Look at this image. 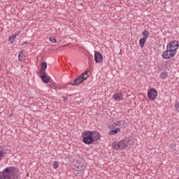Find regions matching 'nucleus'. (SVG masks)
Listing matches in <instances>:
<instances>
[{"instance_id":"6e6552de","label":"nucleus","mask_w":179,"mask_h":179,"mask_svg":"<svg viewBox=\"0 0 179 179\" xmlns=\"http://www.w3.org/2000/svg\"><path fill=\"white\" fill-rule=\"evenodd\" d=\"M39 75H40V78L42 80V82H43V83H48V82H50V78H48V76H47V73H45V71H43V70H40L39 71Z\"/></svg>"},{"instance_id":"bb28decb","label":"nucleus","mask_w":179,"mask_h":179,"mask_svg":"<svg viewBox=\"0 0 179 179\" xmlns=\"http://www.w3.org/2000/svg\"><path fill=\"white\" fill-rule=\"evenodd\" d=\"M63 101H68V98L66 96H62Z\"/></svg>"},{"instance_id":"39448f33","label":"nucleus","mask_w":179,"mask_h":179,"mask_svg":"<svg viewBox=\"0 0 179 179\" xmlns=\"http://www.w3.org/2000/svg\"><path fill=\"white\" fill-rule=\"evenodd\" d=\"M101 138V136L98 135H85L83 138V142L85 145H92L94 142V141H98V139H100Z\"/></svg>"},{"instance_id":"7ed1b4c3","label":"nucleus","mask_w":179,"mask_h":179,"mask_svg":"<svg viewBox=\"0 0 179 179\" xmlns=\"http://www.w3.org/2000/svg\"><path fill=\"white\" fill-rule=\"evenodd\" d=\"M86 170V161L82 157H79L74 160L73 171L76 177H82L85 174Z\"/></svg>"},{"instance_id":"dca6fc26","label":"nucleus","mask_w":179,"mask_h":179,"mask_svg":"<svg viewBox=\"0 0 179 179\" xmlns=\"http://www.w3.org/2000/svg\"><path fill=\"white\" fill-rule=\"evenodd\" d=\"M146 40L147 39H145V38H142L139 40V45H140L141 48H143V47H145Z\"/></svg>"},{"instance_id":"a878e982","label":"nucleus","mask_w":179,"mask_h":179,"mask_svg":"<svg viewBox=\"0 0 179 179\" xmlns=\"http://www.w3.org/2000/svg\"><path fill=\"white\" fill-rule=\"evenodd\" d=\"M19 34H20V31H17L15 34H13V36H14L15 38H16V37H17Z\"/></svg>"},{"instance_id":"9d476101","label":"nucleus","mask_w":179,"mask_h":179,"mask_svg":"<svg viewBox=\"0 0 179 179\" xmlns=\"http://www.w3.org/2000/svg\"><path fill=\"white\" fill-rule=\"evenodd\" d=\"M94 61L96 64H99L100 62H103V55L101 53L99 52H95L94 53Z\"/></svg>"},{"instance_id":"f3484780","label":"nucleus","mask_w":179,"mask_h":179,"mask_svg":"<svg viewBox=\"0 0 179 179\" xmlns=\"http://www.w3.org/2000/svg\"><path fill=\"white\" fill-rule=\"evenodd\" d=\"M16 40V38L15 37V36L10 35L8 38V41L10 44H13V43H15V41Z\"/></svg>"},{"instance_id":"f03ea898","label":"nucleus","mask_w":179,"mask_h":179,"mask_svg":"<svg viewBox=\"0 0 179 179\" xmlns=\"http://www.w3.org/2000/svg\"><path fill=\"white\" fill-rule=\"evenodd\" d=\"M20 171L16 166H8L0 173V179H19Z\"/></svg>"},{"instance_id":"423d86ee","label":"nucleus","mask_w":179,"mask_h":179,"mask_svg":"<svg viewBox=\"0 0 179 179\" xmlns=\"http://www.w3.org/2000/svg\"><path fill=\"white\" fill-rule=\"evenodd\" d=\"M87 78H89V74L87 72H85L74 80V83H70V85H71V86H78L80 85V83H83L85 80H87Z\"/></svg>"},{"instance_id":"b1692460","label":"nucleus","mask_w":179,"mask_h":179,"mask_svg":"<svg viewBox=\"0 0 179 179\" xmlns=\"http://www.w3.org/2000/svg\"><path fill=\"white\" fill-rule=\"evenodd\" d=\"M49 40L51 43H57V38L54 36H51Z\"/></svg>"},{"instance_id":"0eeeda50","label":"nucleus","mask_w":179,"mask_h":179,"mask_svg":"<svg viewBox=\"0 0 179 179\" xmlns=\"http://www.w3.org/2000/svg\"><path fill=\"white\" fill-rule=\"evenodd\" d=\"M148 97L149 100H156L157 99V90L155 88H151L148 91Z\"/></svg>"},{"instance_id":"cd10ccee","label":"nucleus","mask_w":179,"mask_h":179,"mask_svg":"<svg viewBox=\"0 0 179 179\" xmlns=\"http://www.w3.org/2000/svg\"><path fill=\"white\" fill-rule=\"evenodd\" d=\"M25 44H29V43L27 41H24L23 42V43L22 44V45H24Z\"/></svg>"},{"instance_id":"aec40b11","label":"nucleus","mask_w":179,"mask_h":179,"mask_svg":"<svg viewBox=\"0 0 179 179\" xmlns=\"http://www.w3.org/2000/svg\"><path fill=\"white\" fill-rule=\"evenodd\" d=\"M5 152L3 151V150L0 149V162L2 160V159H3V157H5Z\"/></svg>"},{"instance_id":"a211bd4d","label":"nucleus","mask_w":179,"mask_h":179,"mask_svg":"<svg viewBox=\"0 0 179 179\" xmlns=\"http://www.w3.org/2000/svg\"><path fill=\"white\" fill-rule=\"evenodd\" d=\"M143 38H145V40H148V37H149V32L148 31H143L142 32Z\"/></svg>"},{"instance_id":"5701e85b","label":"nucleus","mask_w":179,"mask_h":179,"mask_svg":"<svg viewBox=\"0 0 179 179\" xmlns=\"http://www.w3.org/2000/svg\"><path fill=\"white\" fill-rule=\"evenodd\" d=\"M170 148L172 150H177L176 148H177V145L176 143H173L170 145Z\"/></svg>"},{"instance_id":"f257e3e1","label":"nucleus","mask_w":179,"mask_h":179,"mask_svg":"<svg viewBox=\"0 0 179 179\" xmlns=\"http://www.w3.org/2000/svg\"><path fill=\"white\" fill-rule=\"evenodd\" d=\"M179 43L176 40L171 41L166 45V50L162 52V58L164 59H170L176 57L177 54V50H178Z\"/></svg>"},{"instance_id":"1a4fd4ad","label":"nucleus","mask_w":179,"mask_h":179,"mask_svg":"<svg viewBox=\"0 0 179 179\" xmlns=\"http://www.w3.org/2000/svg\"><path fill=\"white\" fill-rule=\"evenodd\" d=\"M115 127H117V125H115V123L109 127L110 129V131H109V135H115V134H118V132L121 131V129H120V127L115 128Z\"/></svg>"},{"instance_id":"ddd939ff","label":"nucleus","mask_w":179,"mask_h":179,"mask_svg":"<svg viewBox=\"0 0 179 179\" xmlns=\"http://www.w3.org/2000/svg\"><path fill=\"white\" fill-rule=\"evenodd\" d=\"M82 135H100V133L96 131H84L83 132Z\"/></svg>"},{"instance_id":"2eb2a0df","label":"nucleus","mask_w":179,"mask_h":179,"mask_svg":"<svg viewBox=\"0 0 179 179\" xmlns=\"http://www.w3.org/2000/svg\"><path fill=\"white\" fill-rule=\"evenodd\" d=\"M24 50H22L20 52L18 55V59L20 61V62H24Z\"/></svg>"},{"instance_id":"4be33fe9","label":"nucleus","mask_w":179,"mask_h":179,"mask_svg":"<svg viewBox=\"0 0 179 179\" xmlns=\"http://www.w3.org/2000/svg\"><path fill=\"white\" fill-rule=\"evenodd\" d=\"M175 108L176 110V111H178V113H179V101H176L175 103Z\"/></svg>"},{"instance_id":"20e7f679","label":"nucleus","mask_w":179,"mask_h":179,"mask_svg":"<svg viewBox=\"0 0 179 179\" xmlns=\"http://www.w3.org/2000/svg\"><path fill=\"white\" fill-rule=\"evenodd\" d=\"M134 144V140L131 138H124L120 140L119 142L113 141L112 143V148L114 150H125L127 148H131Z\"/></svg>"},{"instance_id":"f8f14e48","label":"nucleus","mask_w":179,"mask_h":179,"mask_svg":"<svg viewBox=\"0 0 179 179\" xmlns=\"http://www.w3.org/2000/svg\"><path fill=\"white\" fill-rule=\"evenodd\" d=\"M124 95H122V93H115L113 95V99L114 100H115L116 101H120V100H122V97Z\"/></svg>"},{"instance_id":"9b49d317","label":"nucleus","mask_w":179,"mask_h":179,"mask_svg":"<svg viewBox=\"0 0 179 179\" xmlns=\"http://www.w3.org/2000/svg\"><path fill=\"white\" fill-rule=\"evenodd\" d=\"M115 124L117 127H120V128H127L128 123H127V121L125 120H120L117 121V123H115Z\"/></svg>"},{"instance_id":"412c9836","label":"nucleus","mask_w":179,"mask_h":179,"mask_svg":"<svg viewBox=\"0 0 179 179\" xmlns=\"http://www.w3.org/2000/svg\"><path fill=\"white\" fill-rule=\"evenodd\" d=\"M58 167H59V164L58 163V161H55L53 163V169H55V170H57Z\"/></svg>"},{"instance_id":"4468645a","label":"nucleus","mask_w":179,"mask_h":179,"mask_svg":"<svg viewBox=\"0 0 179 179\" xmlns=\"http://www.w3.org/2000/svg\"><path fill=\"white\" fill-rule=\"evenodd\" d=\"M159 78L160 79H162V80L167 79L169 78V72L167 71L161 72L159 75Z\"/></svg>"},{"instance_id":"6ab92c4d","label":"nucleus","mask_w":179,"mask_h":179,"mask_svg":"<svg viewBox=\"0 0 179 179\" xmlns=\"http://www.w3.org/2000/svg\"><path fill=\"white\" fill-rule=\"evenodd\" d=\"M41 71H43V72H45V69H47V62H42V64H41Z\"/></svg>"},{"instance_id":"393cba45","label":"nucleus","mask_w":179,"mask_h":179,"mask_svg":"<svg viewBox=\"0 0 179 179\" xmlns=\"http://www.w3.org/2000/svg\"><path fill=\"white\" fill-rule=\"evenodd\" d=\"M19 34H20V31H17L15 34H13V36H14L15 38H16V37H17Z\"/></svg>"}]
</instances>
